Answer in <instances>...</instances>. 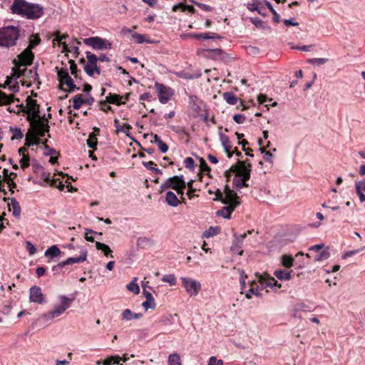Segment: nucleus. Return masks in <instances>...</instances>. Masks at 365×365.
I'll return each mask as SVG.
<instances>
[{"label": "nucleus", "instance_id": "16", "mask_svg": "<svg viewBox=\"0 0 365 365\" xmlns=\"http://www.w3.org/2000/svg\"><path fill=\"white\" fill-rule=\"evenodd\" d=\"M258 282L260 283L262 287L265 285L266 287H274L277 286L278 287H281V284H278L277 281L272 277H269L267 275H262L257 274H256Z\"/></svg>", "mask_w": 365, "mask_h": 365}, {"label": "nucleus", "instance_id": "2", "mask_svg": "<svg viewBox=\"0 0 365 365\" xmlns=\"http://www.w3.org/2000/svg\"><path fill=\"white\" fill-rule=\"evenodd\" d=\"M225 197L222 192L217 189L215 192V201H221L227 206L223 207L221 210L216 212L217 216H222L225 219H230L232 212L240 205V197L233 190H230L227 185L225 187Z\"/></svg>", "mask_w": 365, "mask_h": 365}, {"label": "nucleus", "instance_id": "50", "mask_svg": "<svg viewBox=\"0 0 365 365\" xmlns=\"http://www.w3.org/2000/svg\"><path fill=\"white\" fill-rule=\"evenodd\" d=\"M329 257V253L327 250L322 251L315 257V261H322Z\"/></svg>", "mask_w": 365, "mask_h": 365}, {"label": "nucleus", "instance_id": "40", "mask_svg": "<svg viewBox=\"0 0 365 365\" xmlns=\"http://www.w3.org/2000/svg\"><path fill=\"white\" fill-rule=\"evenodd\" d=\"M87 145L89 148L96 149L97 146V138L95 133H91L88 139L87 140Z\"/></svg>", "mask_w": 365, "mask_h": 365}, {"label": "nucleus", "instance_id": "22", "mask_svg": "<svg viewBox=\"0 0 365 365\" xmlns=\"http://www.w3.org/2000/svg\"><path fill=\"white\" fill-rule=\"evenodd\" d=\"M165 201L169 205L172 207H177L180 203L176 195L172 191L167 192L165 196Z\"/></svg>", "mask_w": 365, "mask_h": 365}, {"label": "nucleus", "instance_id": "25", "mask_svg": "<svg viewBox=\"0 0 365 365\" xmlns=\"http://www.w3.org/2000/svg\"><path fill=\"white\" fill-rule=\"evenodd\" d=\"M9 207H12L13 215L16 217H19L21 214V206L19 202L15 199H11V203L9 204ZM11 210V208H9Z\"/></svg>", "mask_w": 365, "mask_h": 365}, {"label": "nucleus", "instance_id": "47", "mask_svg": "<svg viewBox=\"0 0 365 365\" xmlns=\"http://www.w3.org/2000/svg\"><path fill=\"white\" fill-rule=\"evenodd\" d=\"M220 139H221L222 144L224 147L225 150L227 151V150H230L232 146L230 145V142L229 140L228 137L225 135L221 134Z\"/></svg>", "mask_w": 365, "mask_h": 365}, {"label": "nucleus", "instance_id": "31", "mask_svg": "<svg viewBox=\"0 0 365 365\" xmlns=\"http://www.w3.org/2000/svg\"><path fill=\"white\" fill-rule=\"evenodd\" d=\"M142 164L147 169L151 170L155 174H157V175H162L163 174L162 171L160 169L154 168L153 166V165H156V164L153 161H149V162L143 161V162H142Z\"/></svg>", "mask_w": 365, "mask_h": 365}, {"label": "nucleus", "instance_id": "1", "mask_svg": "<svg viewBox=\"0 0 365 365\" xmlns=\"http://www.w3.org/2000/svg\"><path fill=\"white\" fill-rule=\"evenodd\" d=\"M11 11L12 14L21 16L29 20H36L44 14V7L38 4L26 0H14Z\"/></svg>", "mask_w": 365, "mask_h": 365}, {"label": "nucleus", "instance_id": "55", "mask_svg": "<svg viewBox=\"0 0 365 365\" xmlns=\"http://www.w3.org/2000/svg\"><path fill=\"white\" fill-rule=\"evenodd\" d=\"M62 45H63V51H65V52L73 51L75 54V57H77V56L79 54V49H78V46H73L72 48V50H70L68 48V46L65 42H63Z\"/></svg>", "mask_w": 365, "mask_h": 365}, {"label": "nucleus", "instance_id": "9", "mask_svg": "<svg viewBox=\"0 0 365 365\" xmlns=\"http://www.w3.org/2000/svg\"><path fill=\"white\" fill-rule=\"evenodd\" d=\"M182 187H186V183L183 179V177L175 175L167 179V180L160 185V190L161 191H164L167 189L171 188L175 190Z\"/></svg>", "mask_w": 365, "mask_h": 365}, {"label": "nucleus", "instance_id": "39", "mask_svg": "<svg viewBox=\"0 0 365 365\" xmlns=\"http://www.w3.org/2000/svg\"><path fill=\"white\" fill-rule=\"evenodd\" d=\"M329 61V59L327 58H310L307 61L309 63L317 65V66H321L327 62Z\"/></svg>", "mask_w": 365, "mask_h": 365}, {"label": "nucleus", "instance_id": "46", "mask_svg": "<svg viewBox=\"0 0 365 365\" xmlns=\"http://www.w3.org/2000/svg\"><path fill=\"white\" fill-rule=\"evenodd\" d=\"M86 58L88 60L87 64H91V65L97 64V61H98V57H97L95 54L91 53L90 51H87L86 53Z\"/></svg>", "mask_w": 365, "mask_h": 365}, {"label": "nucleus", "instance_id": "20", "mask_svg": "<svg viewBox=\"0 0 365 365\" xmlns=\"http://www.w3.org/2000/svg\"><path fill=\"white\" fill-rule=\"evenodd\" d=\"M66 78L65 80H63V82L60 84L59 88L63 91H66L65 88H63V85H66L68 87L69 91L68 92L71 93L74 91L75 90H79V88L76 86V84L73 83V80L72 78L69 76L68 73H66Z\"/></svg>", "mask_w": 365, "mask_h": 365}, {"label": "nucleus", "instance_id": "19", "mask_svg": "<svg viewBox=\"0 0 365 365\" xmlns=\"http://www.w3.org/2000/svg\"><path fill=\"white\" fill-rule=\"evenodd\" d=\"M143 294L145 295L146 300L143 302L142 306L145 310L148 309H155V302L152 294L148 292L145 289H143Z\"/></svg>", "mask_w": 365, "mask_h": 365}, {"label": "nucleus", "instance_id": "3", "mask_svg": "<svg viewBox=\"0 0 365 365\" xmlns=\"http://www.w3.org/2000/svg\"><path fill=\"white\" fill-rule=\"evenodd\" d=\"M19 37V29L14 26L0 29V46L9 48L16 44Z\"/></svg>", "mask_w": 365, "mask_h": 365}, {"label": "nucleus", "instance_id": "36", "mask_svg": "<svg viewBox=\"0 0 365 365\" xmlns=\"http://www.w3.org/2000/svg\"><path fill=\"white\" fill-rule=\"evenodd\" d=\"M241 243H240L239 239L236 238L233 245L231 247V251L233 253L238 254L239 255H242L243 254V250H240Z\"/></svg>", "mask_w": 365, "mask_h": 365}, {"label": "nucleus", "instance_id": "10", "mask_svg": "<svg viewBox=\"0 0 365 365\" xmlns=\"http://www.w3.org/2000/svg\"><path fill=\"white\" fill-rule=\"evenodd\" d=\"M155 87L158 93L159 101L163 104L167 103L174 94L173 89L162 83H155Z\"/></svg>", "mask_w": 365, "mask_h": 365}, {"label": "nucleus", "instance_id": "32", "mask_svg": "<svg viewBox=\"0 0 365 365\" xmlns=\"http://www.w3.org/2000/svg\"><path fill=\"white\" fill-rule=\"evenodd\" d=\"M169 365H182L181 359L178 354H172L168 356Z\"/></svg>", "mask_w": 365, "mask_h": 365}, {"label": "nucleus", "instance_id": "61", "mask_svg": "<svg viewBox=\"0 0 365 365\" xmlns=\"http://www.w3.org/2000/svg\"><path fill=\"white\" fill-rule=\"evenodd\" d=\"M233 119H234V120L237 123L241 124V123H243L245 122V116L244 115H242V114H235L233 116Z\"/></svg>", "mask_w": 365, "mask_h": 365}, {"label": "nucleus", "instance_id": "53", "mask_svg": "<svg viewBox=\"0 0 365 365\" xmlns=\"http://www.w3.org/2000/svg\"><path fill=\"white\" fill-rule=\"evenodd\" d=\"M193 182H194V180H191L186 185V186L188 187L187 195H188V197L190 199H191L192 197H194L193 192H195V190H196L195 189H194L192 187Z\"/></svg>", "mask_w": 365, "mask_h": 365}, {"label": "nucleus", "instance_id": "44", "mask_svg": "<svg viewBox=\"0 0 365 365\" xmlns=\"http://www.w3.org/2000/svg\"><path fill=\"white\" fill-rule=\"evenodd\" d=\"M31 138H35V132L28 131L26 135L25 146L29 148L34 145V140Z\"/></svg>", "mask_w": 365, "mask_h": 365}, {"label": "nucleus", "instance_id": "56", "mask_svg": "<svg viewBox=\"0 0 365 365\" xmlns=\"http://www.w3.org/2000/svg\"><path fill=\"white\" fill-rule=\"evenodd\" d=\"M200 168L201 171L210 172L211 169L202 158H200Z\"/></svg>", "mask_w": 365, "mask_h": 365}, {"label": "nucleus", "instance_id": "15", "mask_svg": "<svg viewBox=\"0 0 365 365\" xmlns=\"http://www.w3.org/2000/svg\"><path fill=\"white\" fill-rule=\"evenodd\" d=\"M24 76L26 77V80L21 81L22 86L30 87L32 81H38V83H40L36 68L30 70L26 69Z\"/></svg>", "mask_w": 365, "mask_h": 365}, {"label": "nucleus", "instance_id": "14", "mask_svg": "<svg viewBox=\"0 0 365 365\" xmlns=\"http://www.w3.org/2000/svg\"><path fill=\"white\" fill-rule=\"evenodd\" d=\"M30 301L34 303L43 304L44 297L41 292V289L38 286H33L30 288Z\"/></svg>", "mask_w": 365, "mask_h": 365}, {"label": "nucleus", "instance_id": "62", "mask_svg": "<svg viewBox=\"0 0 365 365\" xmlns=\"http://www.w3.org/2000/svg\"><path fill=\"white\" fill-rule=\"evenodd\" d=\"M26 249L30 255H33L36 253V247L31 242H30L29 241L26 242Z\"/></svg>", "mask_w": 365, "mask_h": 365}, {"label": "nucleus", "instance_id": "28", "mask_svg": "<svg viewBox=\"0 0 365 365\" xmlns=\"http://www.w3.org/2000/svg\"><path fill=\"white\" fill-rule=\"evenodd\" d=\"M223 98L225 100V101L230 104V105H236L238 98L232 92H225L223 93Z\"/></svg>", "mask_w": 365, "mask_h": 365}, {"label": "nucleus", "instance_id": "45", "mask_svg": "<svg viewBox=\"0 0 365 365\" xmlns=\"http://www.w3.org/2000/svg\"><path fill=\"white\" fill-rule=\"evenodd\" d=\"M162 281L169 283L170 285H175L176 284V278L174 274H165L163 277Z\"/></svg>", "mask_w": 365, "mask_h": 365}, {"label": "nucleus", "instance_id": "49", "mask_svg": "<svg viewBox=\"0 0 365 365\" xmlns=\"http://www.w3.org/2000/svg\"><path fill=\"white\" fill-rule=\"evenodd\" d=\"M30 157L28 154H24L21 159L20 160L21 167L22 169L28 168L30 165Z\"/></svg>", "mask_w": 365, "mask_h": 365}, {"label": "nucleus", "instance_id": "33", "mask_svg": "<svg viewBox=\"0 0 365 365\" xmlns=\"http://www.w3.org/2000/svg\"><path fill=\"white\" fill-rule=\"evenodd\" d=\"M177 76L178 77L185 78V79H194V78L200 77L202 76V74L200 72H197L195 74L191 75L188 73H186L184 71H180V72L177 73Z\"/></svg>", "mask_w": 365, "mask_h": 365}, {"label": "nucleus", "instance_id": "23", "mask_svg": "<svg viewBox=\"0 0 365 365\" xmlns=\"http://www.w3.org/2000/svg\"><path fill=\"white\" fill-rule=\"evenodd\" d=\"M143 317L141 313H133L130 309H126L123 312L122 319L130 321L133 319H139Z\"/></svg>", "mask_w": 365, "mask_h": 365}, {"label": "nucleus", "instance_id": "60", "mask_svg": "<svg viewBox=\"0 0 365 365\" xmlns=\"http://www.w3.org/2000/svg\"><path fill=\"white\" fill-rule=\"evenodd\" d=\"M93 66H94V65H91V64H86L84 66V71L89 76H93V73H94Z\"/></svg>", "mask_w": 365, "mask_h": 365}, {"label": "nucleus", "instance_id": "48", "mask_svg": "<svg viewBox=\"0 0 365 365\" xmlns=\"http://www.w3.org/2000/svg\"><path fill=\"white\" fill-rule=\"evenodd\" d=\"M196 37H197L198 38H203V39H214V38H221L220 36H218L216 34H211V35H210L208 33L197 34Z\"/></svg>", "mask_w": 365, "mask_h": 365}, {"label": "nucleus", "instance_id": "26", "mask_svg": "<svg viewBox=\"0 0 365 365\" xmlns=\"http://www.w3.org/2000/svg\"><path fill=\"white\" fill-rule=\"evenodd\" d=\"M61 254V250L57 245H52L48 247L45 252V256L46 257H56Z\"/></svg>", "mask_w": 365, "mask_h": 365}, {"label": "nucleus", "instance_id": "5", "mask_svg": "<svg viewBox=\"0 0 365 365\" xmlns=\"http://www.w3.org/2000/svg\"><path fill=\"white\" fill-rule=\"evenodd\" d=\"M26 120L30 123L31 130L29 131L35 132L36 136L43 137L46 133H48L50 130V126L48 123H45L41 119H34L31 117V115L26 116Z\"/></svg>", "mask_w": 365, "mask_h": 365}, {"label": "nucleus", "instance_id": "4", "mask_svg": "<svg viewBox=\"0 0 365 365\" xmlns=\"http://www.w3.org/2000/svg\"><path fill=\"white\" fill-rule=\"evenodd\" d=\"M58 299L60 300V304L55 306L53 309L48 313L43 314L41 316V319H52L61 315L71 307L75 299V296L73 295V297L70 298L64 295H61L58 297Z\"/></svg>", "mask_w": 365, "mask_h": 365}, {"label": "nucleus", "instance_id": "43", "mask_svg": "<svg viewBox=\"0 0 365 365\" xmlns=\"http://www.w3.org/2000/svg\"><path fill=\"white\" fill-rule=\"evenodd\" d=\"M218 231H219V228L218 227H210L207 230H205L203 232L202 236L204 237H212V236H215V235H217Z\"/></svg>", "mask_w": 365, "mask_h": 365}, {"label": "nucleus", "instance_id": "54", "mask_svg": "<svg viewBox=\"0 0 365 365\" xmlns=\"http://www.w3.org/2000/svg\"><path fill=\"white\" fill-rule=\"evenodd\" d=\"M68 63H70V70L72 75L74 76L75 78H78L77 74V66L73 60H69Z\"/></svg>", "mask_w": 365, "mask_h": 365}, {"label": "nucleus", "instance_id": "21", "mask_svg": "<svg viewBox=\"0 0 365 365\" xmlns=\"http://www.w3.org/2000/svg\"><path fill=\"white\" fill-rule=\"evenodd\" d=\"M356 192L357 195L359 197V200L361 202H365V195L364 192H365V182L364 180L359 181L355 183Z\"/></svg>", "mask_w": 365, "mask_h": 365}, {"label": "nucleus", "instance_id": "51", "mask_svg": "<svg viewBox=\"0 0 365 365\" xmlns=\"http://www.w3.org/2000/svg\"><path fill=\"white\" fill-rule=\"evenodd\" d=\"M132 37L137 43H142L143 42L150 43V41L145 39V36L143 34H133Z\"/></svg>", "mask_w": 365, "mask_h": 365}, {"label": "nucleus", "instance_id": "58", "mask_svg": "<svg viewBox=\"0 0 365 365\" xmlns=\"http://www.w3.org/2000/svg\"><path fill=\"white\" fill-rule=\"evenodd\" d=\"M184 164L187 168L193 169L194 165H195V162L192 158L188 157L185 159Z\"/></svg>", "mask_w": 365, "mask_h": 365}, {"label": "nucleus", "instance_id": "18", "mask_svg": "<svg viewBox=\"0 0 365 365\" xmlns=\"http://www.w3.org/2000/svg\"><path fill=\"white\" fill-rule=\"evenodd\" d=\"M107 103L115 104L117 106L125 103V101H121V96L115 93H109L108 96H106V100L101 101L100 104L106 105Z\"/></svg>", "mask_w": 365, "mask_h": 365}, {"label": "nucleus", "instance_id": "63", "mask_svg": "<svg viewBox=\"0 0 365 365\" xmlns=\"http://www.w3.org/2000/svg\"><path fill=\"white\" fill-rule=\"evenodd\" d=\"M208 365H223L222 360H217L215 356H211Z\"/></svg>", "mask_w": 365, "mask_h": 365}, {"label": "nucleus", "instance_id": "41", "mask_svg": "<svg viewBox=\"0 0 365 365\" xmlns=\"http://www.w3.org/2000/svg\"><path fill=\"white\" fill-rule=\"evenodd\" d=\"M253 284H254V282L252 283L250 289H249V291L245 294V297L247 299H251L252 294H254V295L257 296V297L261 295V293L259 292V291L258 289V287H255L253 286Z\"/></svg>", "mask_w": 365, "mask_h": 365}, {"label": "nucleus", "instance_id": "37", "mask_svg": "<svg viewBox=\"0 0 365 365\" xmlns=\"http://www.w3.org/2000/svg\"><path fill=\"white\" fill-rule=\"evenodd\" d=\"M121 359L118 356H111L103 361V365L118 364Z\"/></svg>", "mask_w": 365, "mask_h": 365}, {"label": "nucleus", "instance_id": "59", "mask_svg": "<svg viewBox=\"0 0 365 365\" xmlns=\"http://www.w3.org/2000/svg\"><path fill=\"white\" fill-rule=\"evenodd\" d=\"M250 21L257 27V28H263V21L257 18H250Z\"/></svg>", "mask_w": 365, "mask_h": 365}, {"label": "nucleus", "instance_id": "64", "mask_svg": "<svg viewBox=\"0 0 365 365\" xmlns=\"http://www.w3.org/2000/svg\"><path fill=\"white\" fill-rule=\"evenodd\" d=\"M159 150L163 153H165L168 150V145L163 142L162 140L157 144Z\"/></svg>", "mask_w": 365, "mask_h": 365}, {"label": "nucleus", "instance_id": "27", "mask_svg": "<svg viewBox=\"0 0 365 365\" xmlns=\"http://www.w3.org/2000/svg\"><path fill=\"white\" fill-rule=\"evenodd\" d=\"M14 102V95H6L0 91V105H9Z\"/></svg>", "mask_w": 365, "mask_h": 365}, {"label": "nucleus", "instance_id": "13", "mask_svg": "<svg viewBox=\"0 0 365 365\" xmlns=\"http://www.w3.org/2000/svg\"><path fill=\"white\" fill-rule=\"evenodd\" d=\"M18 61L23 66H29L32 63L34 55L31 51V48H26L21 53L18 55Z\"/></svg>", "mask_w": 365, "mask_h": 365}, {"label": "nucleus", "instance_id": "11", "mask_svg": "<svg viewBox=\"0 0 365 365\" xmlns=\"http://www.w3.org/2000/svg\"><path fill=\"white\" fill-rule=\"evenodd\" d=\"M26 101V106L25 107L26 111L25 113H27V115H31V117H33L34 119H41L39 105L36 101L28 96Z\"/></svg>", "mask_w": 365, "mask_h": 365}, {"label": "nucleus", "instance_id": "52", "mask_svg": "<svg viewBox=\"0 0 365 365\" xmlns=\"http://www.w3.org/2000/svg\"><path fill=\"white\" fill-rule=\"evenodd\" d=\"M16 107L17 108L16 110L11 108V107H9L7 110L10 113H16V114H19L21 112H26V107L22 103L16 105Z\"/></svg>", "mask_w": 365, "mask_h": 365}, {"label": "nucleus", "instance_id": "6", "mask_svg": "<svg viewBox=\"0 0 365 365\" xmlns=\"http://www.w3.org/2000/svg\"><path fill=\"white\" fill-rule=\"evenodd\" d=\"M251 168V164L246 160H239L237 165L231 166V170L235 173V176L242 178L244 180H249L250 178Z\"/></svg>", "mask_w": 365, "mask_h": 365}, {"label": "nucleus", "instance_id": "8", "mask_svg": "<svg viewBox=\"0 0 365 365\" xmlns=\"http://www.w3.org/2000/svg\"><path fill=\"white\" fill-rule=\"evenodd\" d=\"M83 42L85 44L91 46L93 49L96 50H107L111 48L110 42L99 36H93L85 38Z\"/></svg>", "mask_w": 365, "mask_h": 365}, {"label": "nucleus", "instance_id": "38", "mask_svg": "<svg viewBox=\"0 0 365 365\" xmlns=\"http://www.w3.org/2000/svg\"><path fill=\"white\" fill-rule=\"evenodd\" d=\"M10 131L14 133V135L11 138V140H19L21 139L24 136V134L20 128L10 127Z\"/></svg>", "mask_w": 365, "mask_h": 365}, {"label": "nucleus", "instance_id": "35", "mask_svg": "<svg viewBox=\"0 0 365 365\" xmlns=\"http://www.w3.org/2000/svg\"><path fill=\"white\" fill-rule=\"evenodd\" d=\"M294 259L292 257L284 255L282 257V264L286 268H290L293 265Z\"/></svg>", "mask_w": 365, "mask_h": 365}, {"label": "nucleus", "instance_id": "29", "mask_svg": "<svg viewBox=\"0 0 365 365\" xmlns=\"http://www.w3.org/2000/svg\"><path fill=\"white\" fill-rule=\"evenodd\" d=\"M292 272V270L289 272H287L285 270H276L274 273V274L276 276V277L281 280H289L291 279V273Z\"/></svg>", "mask_w": 365, "mask_h": 365}, {"label": "nucleus", "instance_id": "57", "mask_svg": "<svg viewBox=\"0 0 365 365\" xmlns=\"http://www.w3.org/2000/svg\"><path fill=\"white\" fill-rule=\"evenodd\" d=\"M239 272L240 273V282L241 285V289H243L246 287L245 278H247V275L245 274V272L242 269H239Z\"/></svg>", "mask_w": 365, "mask_h": 365}, {"label": "nucleus", "instance_id": "42", "mask_svg": "<svg viewBox=\"0 0 365 365\" xmlns=\"http://www.w3.org/2000/svg\"><path fill=\"white\" fill-rule=\"evenodd\" d=\"M73 108L76 110H78L81 108V106L83 105L82 96L81 94L76 95L73 98Z\"/></svg>", "mask_w": 365, "mask_h": 365}, {"label": "nucleus", "instance_id": "34", "mask_svg": "<svg viewBox=\"0 0 365 365\" xmlns=\"http://www.w3.org/2000/svg\"><path fill=\"white\" fill-rule=\"evenodd\" d=\"M137 278H134V279L130 282L128 284H127V289L131 292H133L135 294H138L140 292V287L138 284L136 283Z\"/></svg>", "mask_w": 365, "mask_h": 365}, {"label": "nucleus", "instance_id": "24", "mask_svg": "<svg viewBox=\"0 0 365 365\" xmlns=\"http://www.w3.org/2000/svg\"><path fill=\"white\" fill-rule=\"evenodd\" d=\"M95 244H96V249L98 250H101L103 252V254L105 255V256H106V257L110 256L112 258L113 257V256L112 255L113 251L108 245H106V244L100 242H96Z\"/></svg>", "mask_w": 365, "mask_h": 365}, {"label": "nucleus", "instance_id": "7", "mask_svg": "<svg viewBox=\"0 0 365 365\" xmlns=\"http://www.w3.org/2000/svg\"><path fill=\"white\" fill-rule=\"evenodd\" d=\"M180 280L186 292L190 297H195L198 294L201 289V284L198 281L185 277H180Z\"/></svg>", "mask_w": 365, "mask_h": 365}, {"label": "nucleus", "instance_id": "12", "mask_svg": "<svg viewBox=\"0 0 365 365\" xmlns=\"http://www.w3.org/2000/svg\"><path fill=\"white\" fill-rule=\"evenodd\" d=\"M86 258H87V251L83 250L81 251L80 256L76 257H69L66 260L59 262L56 266H54L53 267V269H54L56 267L63 268V267H65L66 265H68V264L83 262L86 260Z\"/></svg>", "mask_w": 365, "mask_h": 365}, {"label": "nucleus", "instance_id": "30", "mask_svg": "<svg viewBox=\"0 0 365 365\" xmlns=\"http://www.w3.org/2000/svg\"><path fill=\"white\" fill-rule=\"evenodd\" d=\"M247 180H244L242 178H238V176H235L233 178L232 184L233 186L237 189H241L242 187H247L249 186L246 181Z\"/></svg>", "mask_w": 365, "mask_h": 365}, {"label": "nucleus", "instance_id": "17", "mask_svg": "<svg viewBox=\"0 0 365 365\" xmlns=\"http://www.w3.org/2000/svg\"><path fill=\"white\" fill-rule=\"evenodd\" d=\"M12 63L14 64V67L12 68L11 76H12V78H14L17 80L19 78L24 76L26 68L21 69V67L23 66V65L20 64L17 59H14Z\"/></svg>", "mask_w": 365, "mask_h": 365}]
</instances>
